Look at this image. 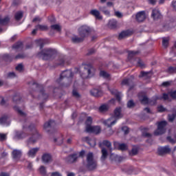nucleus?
I'll return each instance as SVG.
<instances>
[{
	"mask_svg": "<svg viewBox=\"0 0 176 176\" xmlns=\"http://www.w3.org/2000/svg\"><path fill=\"white\" fill-rule=\"evenodd\" d=\"M91 95L94 97H101L102 92L97 89H93L90 91Z\"/></svg>",
	"mask_w": 176,
	"mask_h": 176,
	"instance_id": "29",
	"label": "nucleus"
},
{
	"mask_svg": "<svg viewBox=\"0 0 176 176\" xmlns=\"http://www.w3.org/2000/svg\"><path fill=\"white\" fill-rule=\"evenodd\" d=\"M133 35V31L131 30H124L121 32L118 36L119 41H122V39H124V38H127L128 36H130Z\"/></svg>",
	"mask_w": 176,
	"mask_h": 176,
	"instance_id": "15",
	"label": "nucleus"
},
{
	"mask_svg": "<svg viewBox=\"0 0 176 176\" xmlns=\"http://www.w3.org/2000/svg\"><path fill=\"white\" fill-rule=\"evenodd\" d=\"M108 28H110V30H115L118 27V21L115 20H111L109 21L107 24Z\"/></svg>",
	"mask_w": 176,
	"mask_h": 176,
	"instance_id": "30",
	"label": "nucleus"
},
{
	"mask_svg": "<svg viewBox=\"0 0 176 176\" xmlns=\"http://www.w3.org/2000/svg\"><path fill=\"white\" fill-rule=\"evenodd\" d=\"M83 41H85V38L82 36H74L73 37H72V41L73 42V43H80L83 42Z\"/></svg>",
	"mask_w": 176,
	"mask_h": 176,
	"instance_id": "26",
	"label": "nucleus"
},
{
	"mask_svg": "<svg viewBox=\"0 0 176 176\" xmlns=\"http://www.w3.org/2000/svg\"><path fill=\"white\" fill-rule=\"evenodd\" d=\"M37 46H39L40 49H42L45 45V41L42 39H38L36 41Z\"/></svg>",
	"mask_w": 176,
	"mask_h": 176,
	"instance_id": "45",
	"label": "nucleus"
},
{
	"mask_svg": "<svg viewBox=\"0 0 176 176\" xmlns=\"http://www.w3.org/2000/svg\"><path fill=\"white\" fill-rule=\"evenodd\" d=\"M54 126H56V122L53 120H50L44 124V130L49 135H53L54 134V131H53Z\"/></svg>",
	"mask_w": 176,
	"mask_h": 176,
	"instance_id": "7",
	"label": "nucleus"
},
{
	"mask_svg": "<svg viewBox=\"0 0 176 176\" xmlns=\"http://www.w3.org/2000/svg\"><path fill=\"white\" fill-rule=\"evenodd\" d=\"M86 132L87 133H94V134H100V133H101V126H86Z\"/></svg>",
	"mask_w": 176,
	"mask_h": 176,
	"instance_id": "10",
	"label": "nucleus"
},
{
	"mask_svg": "<svg viewBox=\"0 0 176 176\" xmlns=\"http://www.w3.org/2000/svg\"><path fill=\"white\" fill-rule=\"evenodd\" d=\"M36 27L40 31H47V26L44 25H36Z\"/></svg>",
	"mask_w": 176,
	"mask_h": 176,
	"instance_id": "46",
	"label": "nucleus"
},
{
	"mask_svg": "<svg viewBox=\"0 0 176 176\" xmlns=\"http://www.w3.org/2000/svg\"><path fill=\"white\" fill-rule=\"evenodd\" d=\"M173 113L171 114H168V119L169 120V122H174V120H175V118H176V110L175 109H173L172 110Z\"/></svg>",
	"mask_w": 176,
	"mask_h": 176,
	"instance_id": "34",
	"label": "nucleus"
},
{
	"mask_svg": "<svg viewBox=\"0 0 176 176\" xmlns=\"http://www.w3.org/2000/svg\"><path fill=\"white\" fill-rule=\"evenodd\" d=\"M9 119V116L4 114L0 117V124H9V122L8 121Z\"/></svg>",
	"mask_w": 176,
	"mask_h": 176,
	"instance_id": "28",
	"label": "nucleus"
},
{
	"mask_svg": "<svg viewBox=\"0 0 176 176\" xmlns=\"http://www.w3.org/2000/svg\"><path fill=\"white\" fill-rule=\"evenodd\" d=\"M168 95L170 96V97H171L173 100H176V90L170 91L168 93Z\"/></svg>",
	"mask_w": 176,
	"mask_h": 176,
	"instance_id": "56",
	"label": "nucleus"
},
{
	"mask_svg": "<svg viewBox=\"0 0 176 176\" xmlns=\"http://www.w3.org/2000/svg\"><path fill=\"white\" fill-rule=\"evenodd\" d=\"M78 159H79L78 154L73 153L66 158V162L67 163H69V164H72V163H76V162H78Z\"/></svg>",
	"mask_w": 176,
	"mask_h": 176,
	"instance_id": "13",
	"label": "nucleus"
},
{
	"mask_svg": "<svg viewBox=\"0 0 176 176\" xmlns=\"http://www.w3.org/2000/svg\"><path fill=\"white\" fill-rule=\"evenodd\" d=\"M28 136V133H25L23 131L16 132L14 138V140H23V138H26Z\"/></svg>",
	"mask_w": 176,
	"mask_h": 176,
	"instance_id": "20",
	"label": "nucleus"
},
{
	"mask_svg": "<svg viewBox=\"0 0 176 176\" xmlns=\"http://www.w3.org/2000/svg\"><path fill=\"white\" fill-rule=\"evenodd\" d=\"M140 51H129L128 52V58L129 60H131L133 57L135 56H137V54H140Z\"/></svg>",
	"mask_w": 176,
	"mask_h": 176,
	"instance_id": "40",
	"label": "nucleus"
},
{
	"mask_svg": "<svg viewBox=\"0 0 176 176\" xmlns=\"http://www.w3.org/2000/svg\"><path fill=\"white\" fill-rule=\"evenodd\" d=\"M85 167L88 171H94V170L97 169V161L94 159L93 153H88L86 155Z\"/></svg>",
	"mask_w": 176,
	"mask_h": 176,
	"instance_id": "2",
	"label": "nucleus"
},
{
	"mask_svg": "<svg viewBox=\"0 0 176 176\" xmlns=\"http://www.w3.org/2000/svg\"><path fill=\"white\" fill-rule=\"evenodd\" d=\"M139 100L142 104H145L149 102V99L148 98V97L145 95H141V94H139Z\"/></svg>",
	"mask_w": 176,
	"mask_h": 176,
	"instance_id": "32",
	"label": "nucleus"
},
{
	"mask_svg": "<svg viewBox=\"0 0 176 176\" xmlns=\"http://www.w3.org/2000/svg\"><path fill=\"white\" fill-rule=\"evenodd\" d=\"M142 135L144 138H152V133H148L146 131H143Z\"/></svg>",
	"mask_w": 176,
	"mask_h": 176,
	"instance_id": "50",
	"label": "nucleus"
},
{
	"mask_svg": "<svg viewBox=\"0 0 176 176\" xmlns=\"http://www.w3.org/2000/svg\"><path fill=\"white\" fill-rule=\"evenodd\" d=\"M152 76L151 72H141L139 78H144V79H149Z\"/></svg>",
	"mask_w": 176,
	"mask_h": 176,
	"instance_id": "31",
	"label": "nucleus"
},
{
	"mask_svg": "<svg viewBox=\"0 0 176 176\" xmlns=\"http://www.w3.org/2000/svg\"><path fill=\"white\" fill-rule=\"evenodd\" d=\"M146 19V16L145 15V12L141 11L136 14V20L139 23H142Z\"/></svg>",
	"mask_w": 176,
	"mask_h": 176,
	"instance_id": "18",
	"label": "nucleus"
},
{
	"mask_svg": "<svg viewBox=\"0 0 176 176\" xmlns=\"http://www.w3.org/2000/svg\"><path fill=\"white\" fill-rule=\"evenodd\" d=\"M127 107L128 108H134L135 107V102H134V100H131L127 102Z\"/></svg>",
	"mask_w": 176,
	"mask_h": 176,
	"instance_id": "54",
	"label": "nucleus"
},
{
	"mask_svg": "<svg viewBox=\"0 0 176 176\" xmlns=\"http://www.w3.org/2000/svg\"><path fill=\"white\" fill-rule=\"evenodd\" d=\"M117 119H115V117H111L107 120H104L102 121L103 124L104 126H107V127H112L115 123H116Z\"/></svg>",
	"mask_w": 176,
	"mask_h": 176,
	"instance_id": "14",
	"label": "nucleus"
},
{
	"mask_svg": "<svg viewBox=\"0 0 176 176\" xmlns=\"http://www.w3.org/2000/svg\"><path fill=\"white\" fill-rule=\"evenodd\" d=\"M167 109L163 107V105H160L157 107V111L158 112H166Z\"/></svg>",
	"mask_w": 176,
	"mask_h": 176,
	"instance_id": "62",
	"label": "nucleus"
},
{
	"mask_svg": "<svg viewBox=\"0 0 176 176\" xmlns=\"http://www.w3.org/2000/svg\"><path fill=\"white\" fill-rule=\"evenodd\" d=\"M12 156L14 160H16L17 162H19V160L21 159V156H23V152L21 151V150L14 149L12 151Z\"/></svg>",
	"mask_w": 176,
	"mask_h": 176,
	"instance_id": "11",
	"label": "nucleus"
},
{
	"mask_svg": "<svg viewBox=\"0 0 176 176\" xmlns=\"http://www.w3.org/2000/svg\"><path fill=\"white\" fill-rule=\"evenodd\" d=\"M56 56H57V51L52 48H45L36 54L38 58L43 60H53Z\"/></svg>",
	"mask_w": 176,
	"mask_h": 176,
	"instance_id": "1",
	"label": "nucleus"
},
{
	"mask_svg": "<svg viewBox=\"0 0 176 176\" xmlns=\"http://www.w3.org/2000/svg\"><path fill=\"white\" fill-rule=\"evenodd\" d=\"M115 119H120L121 118H123V114H122V109L120 107H117L114 110V116L113 117Z\"/></svg>",
	"mask_w": 176,
	"mask_h": 176,
	"instance_id": "21",
	"label": "nucleus"
},
{
	"mask_svg": "<svg viewBox=\"0 0 176 176\" xmlns=\"http://www.w3.org/2000/svg\"><path fill=\"white\" fill-rule=\"evenodd\" d=\"M14 111L17 112V113L19 115V116H21L22 118H25L27 116V114L24 113L19 107L14 106Z\"/></svg>",
	"mask_w": 176,
	"mask_h": 176,
	"instance_id": "36",
	"label": "nucleus"
},
{
	"mask_svg": "<svg viewBox=\"0 0 176 176\" xmlns=\"http://www.w3.org/2000/svg\"><path fill=\"white\" fill-rule=\"evenodd\" d=\"M138 154V148L133 147L131 151H129L130 156H135V155Z\"/></svg>",
	"mask_w": 176,
	"mask_h": 176,
	"instance_id": "42",
	"label": "nucleus"
},
{
	"mask_svg": "<svg viewBox=\"0 0 176 176\" xmlns=\"http://www.w3.org/2000/svg\"><path fill=\"white\" fill-rule=\"evenodd\" d=\"M12 101L14 104H19L21 101V95L20 94H16L12 98Z\"/></svg>",
	"mask_w": 176,
	"mask_h": 176,
	"instance_id": "33",
	"label": "nucleus"
},
{
	"mask_svg": "<svg viewBox=\"0 0 176 176\" xmlns=\"http://www.w3.org/2000/svg\"><path fill=\"white\" fill-rule=\"evenodd\" d=\"M72 96L75 98H80V94L79 92H78V91H76L75 89H74L72 91Z\"/></svg>",
	"mask_w": 176,
	"mask_h": 176,
	"instance_id": "53",
	"label": "nucleus"
},
{
	"mask_svg": "<svg viewBox=\"0 0 176 176\" xmlns=\"http://www.w3.org/2000/svg\"><path fill=\"white\" fill-rule=\"evenodd\" d=\"M111 94H113L116 96V100L120 102V100H122V96H120V93L116 89H112L111 91Z\"/></svg>",
	"mask_w": 176,
	"mask_h": 176,
	"instance_id": "37",
	"label": "nucleus"
},
{
	"mask_svg": "<svg viewBox=\"0 0 176 176\" xmlns=\"http://www.w3.org/2000/svg\"><path fill=\"white\" fill-rule=\"evenodd\" d=\"M100 75V76H102V78H104L106 79H108V78H109V74H108L105 71H101Z\"/></svg>",
	"mask_w": 176,
	"mask_h": 176,
	"instance_id": "49",
	"label": "nucleus"
},
{
	"mask_svg": "<svg viewBox=\"0 0 176 176\" xmlns=\"http://www.w3.org/2000/svg\"><path fill=\"white\" fill-rule=\"evenodd\" d=\"M168 96H170L168 94H163L162 96L161 97L155 96L153 100V104H156V101H157V100H164V101H168V100H170Z\"/></svg>",
	"mask_w": 176,
	"mask_h": 176,
	"instance_id": "19",
	"label": "nucleus"
},
{
	"mask_svg": "<svg viewBox=\"0 0 176 176\" xmlns=\"http://www.w3.org/2000/svg\"><path fill=\"white\" fill-rule=\"evenodd\" d=\"M50 176H63L60 172H52Z\"/></svg>",
	"mask_w": 176,
	"mask_h": 176,
	"instance_id": "64",
	"label": "nucleus"
},
{
	"mask_svg": "<svg viewBox=\"0 0 176 176\" xmlns=\"http://www.w3.org/2000/svg\"><path fill=\"white\" fill-rule=\"evenodd\" d=\"M109 109V106L108 104H102L99 108L98 111L100 113H104V112H108Z\"/></svg>",
	"mask_w": 176,
	"mask_h": 176,
	"instance_id": "35",
	"label": "nucleus"
},
{
	"mask_svg": "<svg viewBox=\"0 0 176 176\" xmlns=\"http://www.w3.org/2000/svg\"><path fill=\"white\" fill-rule=\"evenodd\" d=\"M90 14L94 16L97 20H102V16L98 10H91L90 11Z\"/></svg>",
	"mask_w": 176,
	"mask_h": 176,
	"instance_id": "23",
	"label": "nucleus"
},
{
	"mask_svg": "<svg viewBox=\"0 0 176 176\" xmlns=\"http://www.w3.org/2000/svg\"><path fill=\"white\" fill-rule=\"evenodd\" d=\"M41 160L45 164H49L53 162V157L50 153H44L41 157Z\"/></svg>",
	"mask_w": 176,
	"mask_h": 176,
	"instance_id": "12",
	"label": "nucleus"
},
{
	"mask_svg": "<svg viewBox=\"0 0 176 176\" xmlns=\"http://www.w3.org/2000/svg\"><path fill=\"white\" fill-rule=\"evenodd\" d=\"M167 122L162 121L157 123V129L154 131V135H162L166 133V126Z\"/></svg>",
	"mask_w": 176,
	"mask_h": 176,
	"instance_id": "6",
	"label": "nucleus"
},
{
	"mask_svg": "<svg viewBox=\"0 0 176 176\" xmlns=\"http://www.w3.org/2000/svg\"><path fill=\"white\" fill-rule=\"evenodd\" d=\"M94 68L90 65H85L84 69L80 72V76L82 79H87V78H91L94 75Z\"/></svg>",
	"mask_w": 176,
	"mask_h": 176,
	"instance_id": "5",
	"label": "nucleus"
},
{
	"mask_svg": "<svg viewBox=\"0 0 176 176\" xmlns=\"http://www.w3.org/2000/svg\"><path fill=\"white\" fill-rule=\"evenodd\" d=\"M23 64L20 63V64H19V65L15 67V69H16V71H19V72H21V71H23Z\"/></svg>",
	"mask_w": 176,
	"mask_h": 176,
	"instance_id": "63",
	"label": "nucleus"
},
{
	"mask_svg": "<svg viewBox=\"0 0 176 176\" xmlns=\"http://www.w3.org/2000/svg\"><path fill=\"white\" fill-rule=\"evenodd\" d=\"M99 10H100V12H102V13H104V14H105L106 16L111 15V12H109V10H108L107 9V7H105V6H100Z\"/></svg>",
	"mask_w": 176,
	"mask_h": 176,
	"instance_id": "39",
	"label": "nucleus"
},
{
	"mask_svg": "<svg viewBox=\"0 0 176 176\" xmlns=\"http://www.w3.org/2000/svg\"><path fill=\"white\" fill-rule=\"evenodd\" d=\"M166 140H168V141L170 142V144H175V142H176V135H175V138L173 139L170 136H168L166 138Z\"/></svg>",
	"mask_w": 176,
	"mask_h": 176,
	"instance_id": "58",
	"label": "nucleus"
},
{
	"mask_svg": "<svg viewBox=\"0 0 176 176\" xmlns=\"http://www.w3.org/2000/svg\"><path fill=\"white\" fill-rule=\"evenodd\" d=\"M31 87L33 89V91H34L35 94H38V93H40L41 97L43 100H47V98L49 97V95L47 94H45V91H43V86L39 85L36 82H33Z\"/></svg>",
	"mask_w": 176,
	"mask_h": 176,
	"instance_id": "4",
	"label": "nucleus"
},
{
	"mask_svg": "<svg viewBox=\"0 0 176 176\" xmlns=\"http://www.w3.org/2000/svg\"><path fill=\"white\" fill-rule=\"evenodd\" d=\"M91 123H93V118L91 117H87V120L85 122L87 127H89V126H91Z\"/></svg>",
	"mask_w": 176,
	"mask_h": 176,
	"instance_id": "47",
	"label": "nucleus"
},
{
	"mask_svg": "<svg viewBox=\"0 0 176 176\" xmlns=\"http://www.w3.org/2000/svg\"><path fill=\"white\" fill-rule=\"evenodd\" d=\"M40 174L42 176H46L47 175V172H46V167L44 166H41L39 168Z\"/></svg>",
	"mask_w": 176,
	"mask_h": 176,
	"instance_id": "43",
	"label": "nucleus"
},
{
	"mask_svg": "<svg viewBox=\"0 0 176 176\" xmlns=\"http://www.w3.org/2000/svg\"><path fill=\"white\" fill-rule=\"evenodd\" d=\"M168 72L169 74H176V67H169L168 68Z\"/></svg>",
	"mask_w": 176,
	"mask_h": 176,
	"instance_id": "57",
	"label": "nucleus"
},
{
	"mask_svg": "<svg viewBox=\"0 0 176 176\" xmlns=\"http://www.w3.org/2000/svg\"><path fill=\"white\" fill-rule=\"evenodd\" d=\"M51 31H56L57 32H60L61 31V25L60 24H53L50 26Z\"/></svg>",
	"mask_w": 176,
	"mask_h": 176,
	"instance_id": "38",
	"label": "nucleus"
},
{
	"mask_svg": "<svg viewBox=\"0 0 176 176\" xmlns=\"http://www.w3.org/2000/svg\"><path fill=\"white\" fill-rule=\"evenodd\" d=\"M91 32V28L87 25H82L78 28L79 36H82L84 39L85 38L89 36Z\"/></svg>",
	"mask_w": 176,
	"mask_h": 176,
	"instance_id": "8",
	"label": "nucleus"
},
{
	"mask_svg": "<svg viewBox=\"0 0 176 176\" xmlns=\"http://www.w3.org/2000/svg\"><path fill=\"white\" fill-rule=\"evenodd\" d=\"M0 105L5 107L7 105V102L3 97H0Z\"/></svg>",
	"mask_w": 176,
	"mask_h": 176,
	"instance_id": "61",
	"label": "nucleus"
},
{
	"mask_svg": "<svg viewBox=\"0 0 176 176\" xmlns=\"http://www.w3.org/2000/svg\"><path fill=\"white\" fill-rule=\"evenodd\" d=\"M101 149L102 156L100 157V160L102 162H105L107 157H108V151L107 150V148L104 147L101 148Z\"/></svg>",
	"mask_w": 176,
	"mask_h": 176,
	"instance_id": "27",
	"label": "nucleus"
},
{
	"mask_svg": "<svg viewBox=\"0 0 176 176\" xmlns=\"http://www.w3.org/2000/svg\"><path fill=\"white\" fill-rule=\"evenodd\" d=\"M118 149H120V151H126V150H127V144H119Z\"/></svg>",
	"mask_w": 176,
	"mask_h": 176,
	"instance_id": "55",
	"label": "nucleus"
},
{
	"mask_svg": "<svg viewBox=\"0 0 176 176\" xmlns=\"http://www.w3.org/2000/svg\"><path fill=\"white\" fill-rule=\"evenodd\" d=\"M168 38H162V45L164 47H167L168 46Z\"/></svg>",
	"mask_w": 176,
	"mask_h": 176,
	"instance_id": "51",
	"label": "nucleus"
},
{
	"mask_svg": "<svg viewBox=\"0 0 176 176\" xmlns=\"http://www.w3.org/2000/svg\"><path fill=\"white\" fill-rule=\"evenodd\" d=\"M121 85L123 86H131L129 89V91L131 90V89H133L134 87V82H133V80L131 78H124L122 82Z\"/></svg>",
	"mask_w": 176,
	"mask_h": 176,
	"instance_id": "16",
	"label": "nucleus"
},
{
	"mask_svg": "<svg viewBox=\"0 0 176 176\" xmlns=\"http://www.w3.org/2000/svg\"><path fill=\"white\" fill-rule=\"evenodd\" d=\"M102 145H104V146H107V148H108L109 151H112V144L111 143V142L108 140H103L102 142L99 143V146L100 148H103Z\"/></svg>",
	"mask_w": 176,
	"mask_h": 176,
	"instance_id": "25",
	"label": "nucleus"
},
{
	"mask_svg": "<svg viewBox=\"0 0 176 176\" xmlns=\"http://www.w3.org/2000/svg\"><path fill=\"white\" fill-rule=\"evenodd\" d=\"M125 173L127 174H131L134 171V168L133 166H129L124 168Z\"/></svg>",
	"mask_w": 176,
	"mask_h": 176,
	"instance_id": "52",
	"label": "nucleus"
},
{
	"mask_svg": "<svg viewBox=\"0 0 176 176\" xmlns=\"http://www.w3.org/2000/svg\"><path fill=\"white\" fill-rule=\"evenodd\" d=\"M9 21H10V18H9V16H6L4 19H2L0 16V25H6Z\"/></svg>",
	"mask_w": 176,
	"mask_h": 176,
	"instance_id": "41",
	"label": "nucleus"
},
{
	"mask_svg": "<svg viewBox=\"0 0 176 176\" xmlns=\"http://www.w3.org/2000/svg\"><path fill=\"white\" fill-rule=\"evenodd\" d=\"M38 152H39V148L36 147V148H31L28 152V156H29V157H35Z\"/></svg>",
	"mask_w": 176,
	"mask_h": 176,
	"instance_id": "22",
	"label": "nucleus"
},
{
	"mask_svg": "<svg viewBox=\"0 0 176 176\" xmlns=\"http://www.w3.org/2000/svg\"><path fill=\"white\" fill-rule=\"evenodd\" d=\"M23 19V12L20 11L15 14V20L19 21V20H21Z\"/></svg>",
	"mask_w": 176,
	"mask_h": 176,
	"instance_id": "44",
	"label": "nucleus"
},
{
	"mask_svg": "<svg viewBox=\"0 0 176 176\" xmlns=\"http://www.w3.org/2000/svg\"><path fill=\"white\" fill-rule=\"evenodd\" d=\"M170 152H171V148H170L168 146L160 147L157 149V155H159V156H164V155H167V153H170Z\"/></svg>",
	"mask_w": 176,
	"mask_h": 176,
	"instance_id": "9",
	"label": "nucleus"
},
{
	"mask_svg": "<svg viewBox=\"0 0 176 176\" xmlns=\"http://www.w3.org/2000/svg\"><path fill=\"white\" fill-rule=\"evenodd\" d=\"M28 127L32 137L28 140V144H35L38 140V137H39L38 131L36 130V128H35V125L34 124H30Z\"/></svg>",
	"mask_w": 176,
	"mask_h": 176,
	"instance_id": "3",
	"label": "nucleus"
},
{
	"mask_svg": "<svg viewBox=\"0 0 176 176\" xmlns=\"http://www.w3.org/2000/svg\"><path fill=\"white\" fill-rule=\"evenodd\" d=\"M54 142H55L56 145H61V144H63V138H54Z\"/></svg>",
	"mask_w": 176,
	"mask_h": 176,
	"instance_id": "60",
	"label": "nucleus"
},
{
	"mask_svg": "<svg viewBox=\"0 0 176 176\" xmlns=\"http://www.w3.org/2000/svg\"><path fill=\"white\" fill-rule=\"evenodd\" d=\"M16 76H17V75H16V73H14L13 72H9L7 74V78H9L10 79H12L13 78H16Z\"/></svg>",
	"mask_w": 176,
	"mask_h": 176,
	"instance_id": "59",
	"label": "nucleus"
},
{
	"mask_svg": "<svg viewBox=\"0 0 176 176\" xmlns=\"http://www.w3.org/2000/svg\"><path fill=\"white\" fill-rule=\"evenodd\" d=\"M151 17L153 18V20H159L163 17L162 13H160V10L157 9H153L152 10Z\"/></svg>",
	"mask_w": 176,
	"mask_h": 176,
	"instance_id": "17",
	"label": "nucleus"
},
{
	"mask_svg": "<svg viewBox=\"0 0 176 176\" xmlns=\"http://www.w3.org/2000/svg\"><path fill=\"white\" fill-rule=\"evenodd\" d=\"M74 74H72V71L65 70L60 74V79H63V78H72Z\"/></svg>",
	"mask_w": 176,
	"mask_h": 176,
	"instance_id": "24",
	"label": "nucleus"
},
{
	"mask_svg": "<svg viewBox=\"0 0 176 176\" xmlns=\"http://www.w3.org/2000/svg\"><path fill=\"white\" fill-rule=\"evenodd\" d=\"M13 49H21L23 47V43L18 42L12 46Z\"/></svg>",
	"mask_w": 176,
	"mask_h": 176,
	"instance_id": "48",
	"label": "nucleus"
}]
</instances>
